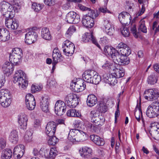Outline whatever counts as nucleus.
<instances>
[{
    "label": "nucleus",
    "instance_id": "4468645a",
    "mask_svg": "<svg viewBox=\"0 0 159 159\" xmlns=\"http://www.w3.org/2000/svg\"><path fill=\"white\" fill-rule=\"evenodd\" d=\"M28 118L27 115L24 113L20 114L18 116V122L20 129H25L27 128Z\"/></svg>",
    "mask_w": 159,
    "mask_h": 159
},
{
    "label": "nucleus",
    "instance_id": "37998d69",
    "mask_svg": "<svg viewBox=\"0 0 159 159\" xmlns=\"http://www.w3.org/2000/svg\"><path fill=\"white\" fill-rule=\"evenodd\" d=\"M11 101V98L0 99V104L3 107L6 108L10 105Z\"/></svg>",
    "mask_w": 159,
    "mask_h": 159
},
{
    "label": "nucleus",
    "instance_id": "6e6552de",
    "mask_svg": "<svg viewBox=\"0 0 159 159\" xmlns=\"http://www.w3.org/2000/svg\"><path fill=\"white\" fill-rule=\"evenodd\" d=\"M70 87L74 91L80 92L82 91L86 88L85 82L80 79L76 82H72L70 84Z\"/></svg>",
    "mask_w": 159,
    "mask_h": 159
},
{
    "label": "nucleus",
    "instance_id": "a19ab883",
    "mask_svg": "<svg viewBox=\"0 0 159 159\" xmlns=\"http://www.w3.org/2000/svg\"><path fill=\"white\" fill-rule=\"evenodd\" d=\"M11 98V94L9 90L5 89L0 90V99Z\"/></svg>",
    "mask_w": 159,
    "mask_h": 159
},
{
    "label": "nucleus",
    "instance_id": "423d86ee",
    "mask_svg": "<svg viewBox=\"0 0 159 159\" xmlns=\"http://www.w3.org/2000/svg\"><path fill=\"white\" fill-rule=\"evenodd\" d=\"M23 55L22 50L19 48H15L12 50V53L10 55L9 60L16 65L21 61Z\"/></svg>",
    "mask_w": 159,
    "mask_h": 159
},
{
    "label": "nucleus",
    "instance_id": "393cba45",
    "mask_svg": "<svg viewBox=\"0 0 159 159\" xmlns=\"http://www.w3.org/2000/svg\"><path fill=\"white\" fill-rule=\"evenodd\" d=\"M103 26L105 29V31L108 35L111 36L113 35V30L112 24L108 20H104Z\"/></svg>",
    "mask_w": 159,
    "mask_h": 159
},
{
    "label": "nucleus",
    "instance_id": "49530a36",
    "mask_svg": "<svg viewBox=\"0 0 159 159\" xmlns=\"http://www.w3.org/2000/svg\"><path fill=\"white\" fill-rule=\"evenodd\" d=\"M66 114L68 116L74 117H78L80 115L79 113L74 109L69 110L67 111Z\"/></svg>",
    "mask_w": 159,
    "mask_h": 159
},
{
    "label": "nucleus",
    "instance_id": "39448f33",
    "mask_svg": "<svg viewBox=\"0 0 159 159\" xmlns=\"http://www.w3.org/2000/svg\"><path fill=\"white\" fill-rule=\"evenodd\" d=\"M90 117L92 122L97 126L102 125L105 121L104 117L98 111L93 110L90 112Z\"/></svg>",
    "mask_w": 159,
    "mask_h": 159
},
{
    "label": "nucleus",
    "instance_id": "a878e982",
    "mask_svg": "<svg viewBox=\"0 0 159 159\" xmlns=\"http://www.w3.org/2000/svg\"><path fill=\"white\" fill-rule=\"evenodd\" d=\"M96 72L93 70H88L85 71L83 74L82 77L86 82L91 83L92 77Z\"/></svg>",
    "mask_w": 159,
    "mask_h": 159
},
{
    "label": "nucleus",
    "instance_id": "412c9836",
    "mask_svg": "<svg viewBox=\"0 0 159 159\" xmlns=\"http://www.w3.org/2000/svg\"><path fill=\"white\" fill-rule=\"evenodd\" d=\"M118 18L120 23L123 25H127L130 21V16L129 13L126 12L120 14Z\"/></svg>",
    "mask_w": 159,
    "mask_h": 159
},
{
    "label": "nucleus",
    "instance_id": "8fccbe9b",
    "mask_svg": "<svg viewBox=\"0 0 159 159\" xmlns=\"http://www.w3.org/2000/svg\"><path fill=\"white\" fill-rule=\"evenodd\" d=\"M74 16V14H73V11H70L66 15V21L68 23L73 24V17Z\"/></svg>",
    "mask_w": 159,
    "mask_h": 159
},
{
    "label": "nucleus",
    "instance_id": "0eeeda50",
    "mask_svg": "<svg viewBox=\"0 0 159 159\" xmlns=\"http://www.w3.org/2000/svg\"><path fill=\"white\" fill-rule=\"evenodd\" d=\"M12 5L5 1L2 2L1 11L2 15L7 18L11 16V10H12Z\"/></svg>",
    "mask_w": 159,
    "mask_h": 159
},
{
    "label": "nucleus",
    "instance_id": "680f3d73",
    "mask_svg": "<svg viewBox=\"0 0 159 159\" xmlns=\"http://www.w3.org/2000/svg\"><path fill=\"white\" fill-rule=\"evenodd\" d=\"M78 6L79 8L82 11H87L88 12H89L90 11H94V10H92L89 8L85 7L80 4H78Z\"/></svg>",
    "mask_w": 159,
    "mask_h": 159
},
{
    "label": "nucleus",
    "instance_id": "72a5a7b5",
    "mask_svg": "<svg viewBox=\"0 0 159 159\" xmlns=\"http://www.w3.org/2000/svg\"><path fill=\"white\" fill-rule=\"evenodd\" d=\"M117 53L119 56L128 57L131 53V50L128 47L118 49Z\"/></svg>",
    "mask_w": 159,
    "mask_h": 159
},
{
    "label": "nucleus",
    "instance_id": "aec40b11",
    "mask_svg": "<svg viewBox=\"0 0 159 159\" xmlns=\"http://www.w3.org/2000/svg\"><path fill=\"white\" fill-rule=\"evenodd\" d=\"M52 57L53 62L52 70L54 69V66L58 62L62 60L63 57L57 48H55L53 51Z\"/></svg>",
    "mask_w": 159,
    "mask_h": 159
},
{
    "label": "nucleus",
    "instance_id": "e433bc0d",
    "mask_svg": "<svg viewBox=\"0 0 159 159\" xmlns=\"http://www.w3.org/2000/svg\"><path fill=\"white\" fill-rule=\"evenodd\" d=\"M158 75L155 73H153L150 74L148 78V84H154L157 81Z\"/></svg>",
    "mask_w": 159,
    "mask_h": 159
},
{
    "label": "nucleus",
    "instance_id": "dca6fc26",
    "mask_svg": "<svg viewBox=\"0 0 159 159\" xmlns=\"http://www.w3.org/2000/svg\"><path fill=\"white\" fill-rule=\"evenodd\" d=\"M159 93L157 89H150L145 91L144 95L146 99L149 101H153Z\"/></svg>",
    "mask_w": 159,
    "mask_h": 159
},
{
    "label": "nucleus",
    "instance_id": "3c124183",
    "mask_svg": "<svg viewBox=\"0 0 159 159\" xmlns=\"http://www.w3.org/2000/svg\"><path fill=\"white\" fill-rule=\"evenodd\" d=\"M98 109L101 112H105L107 111L106 104L103 102H101L98 105Z\"/></svg>",
    "mask_w": 159,
    "mask_h": 159
},
{
    "label": "nucleus",
    "instance_id": "a18cd8bd",
    "mask_svg": "<svg viewBox=\"0 0 159 159\" xmlns=\"http://www.w3.org/2000/svg\"><path fill=\"white\" fill-rule=\"evenodd\" d=\"M76 29L74 25H72L70 27L65 34V36L67 38H70L73 33L75 32Z\"/></svg>",
    "mask_w": 159,
    "mask_h": 159
},
{
    "label": "nucleus",
    "instance_id": "bf43d9fd",
    "mask_svg": "<svg viewBox=\"0 0 159 159\" xmlns=\"http://www.w3.org/2000/svg\"><path fill=\"white\" fill-rule=\"evenodd\" d=\"M74 14V16L73 17V24H75L78 23L80 21L79 15L74 11H73V14Z\"/></svg>",
    "mask_w": 159,
    "mask_h": 159
},
{
    "label": "nucleus",
    "instance_id": "9b49d317",
    "mask_svg": "<svg viewBox=\"0 0 159 159\" xmlns=\"http://www.w3.org/2000/svg\"><path fill=\"white\" fill-rule=\"evenodd\" d=\"M25 104L27 108L29 110H33L36 103L33 96L30 93L27 94L25 96Z\"/></svg>",
    "mask_w": 159,
    "mask_h": 159
},
{
    "label": "nucleus",
    "instance_id": "ea45409f",
    "mask_svg": "<svg viewBox=\"0 0 159 159\" xmlns=\"http://www.w3.org/2000/svg\"><path fill=\"white\" fill-rule=\"evenodd\" d=\"M9 139L10 141L13 143H16L18 141L17 132L16 130H13L11 132Z\"/></svg>",
    "mask_w": 159,
    "mask_h": 159
},
{
    "label": "nucleus",
    "instance_id": "ddd939ff",
    "mask_svg": "<svg viewBox=\"0 0 159 159\" xmlns=\"http://www.w3.org/2000/svg\"><path fill=\"white\" fill-rule=\"evenodd\" d=\"M56 124L53 121L48 123L45 128L46 134L49 137L54 135L56 129Z\"/></svg>",
    "mask_w": 159,
    "mask_h": 159
},
{
    "label": "nucleus",
    "instance_id": "052dcab7",
    "mask_svg": "<svg viewBox=\"0 0 159 159\" xmlns=\"http://www.w3.org/2000/svg\"><path fill=\"white\" fill-rule=\"evenodd\" d=\"M42 89L41 87L35 85L33 84L31 88V91L32 93H35L36 92Z\"/></svg>",
    "mask_w": 159,
    "mask_h": 159
},
{
    "label": "nucleus",
    "instance_id": "a211bd4d",
    "mask_svg": "<svg viewBox=\"0 0 159 159\" xmlns=\"http://www.w3.org/2000/svg\"><path fill=\"white\" fill-rule=\"evenodd\" d=\"M104 52L106 55L111 56L113 61L115 60L116 62V56L118 54L115 49L111 46H105L104 48Z\"/></svg>",
    "mask_w": 159,
    "mask_h": 159
},
{
    "label": "nucleus",
    "instance_id": "f8f14e48",
    "mask_svg": "<svg viewBox=\"0 0 159 159\" xmlns=\"http://www.w3.org/2000/svg\"><path fill=\"white\" fill-rule=\"evenodd\" d=\"M149 133L155 139L159 140V124L154 122L151 124Z\"/></svg>",
    "mask_w": 159,
    "mask_h": 159
},
{
    "label": "nucleus",
    "instance_id": "2eb2a0df",
    "mask_svg": "<svg viewBox=\"0 0 159 159\" xmlns=\"http://www.w3.org/2000/svg\"><path fill=\"white\" fill-rule=\"evenodd\" d=\"M159 93L157 89H150L145 91L144 95L146 99L149 101H153Z\"/></svg>",
    "mask_w": 159,
    "mask_h": 159
},
{
    "label": "nucleus",
    "instance_id": "5fc2aeb1",
    "mask_svg": "<svg viewBox=\"0 0 159 159\" xmlns=\"http://www.w3.org/2000/svg\"><path fill=\"white\" fill-rule=\"evenodd\" d=\"M117 83V80L116 78L114 75H113V74H111L110 77L109 79V81L108 83L110 84L111 85H114Z\"/></svg>",
    "mask_w": 159,
    "mask_h": 159
},
{
    "label": "nucleus",
    "instance_id": "f03ea898",
    "mask_svg": "<svg viewBox=\"0 0 159 159\" xmlns=\"http://www.w3.org/2000/svg\"><path fill=\"white\" fill-rule=\"evenodd\" d=\"M68 139L73 142L84 141L86 139V134L78 129H71L70 131Z\"/></svg>",
    "mask_w": 159,
    "mask_h": 159
},
{
    "label": "nucleus",
    "instance_id": "9d476101",
    "mask_svg": "<svg viewBox=\"0 0 159 159\" xmlns=\"http://www.w3.org/2000/svg\"><path fill=\"white\" fill-rule=\"evenodd\" d=\"M63 101L58 100L56 102L55 107V112L59 116L62 115L66 111V107Z\"/></svg>",
    "mask_w": 159,
    "mask_h": 159
},
{
    "label": "nucleus",
    "instance_id": "6ab92c4d",
    "mask_svg": "<svg viewBox=\"0 0 159 159\" xmlns=\"http://www.w3.org/2000/svg\"><path fill=\"white\" fill-rule=\"evenodd\" d=\"M37 34L34 31H30L25 34V43L28 44H31L36 40Z\"/></svg>",
    "mask_w": 159,
    "mask_h": 159
},
{
    "label": "nucleus",
    "instance_id": "2f4dec72",
    "mask_svg": "<svg viewBox=\"0 0 159 159\" xmlns=\"http://www.w3.org/2000/svg\"><path fill=\"white\" fill-rule=\"evenodd\" d=\"M49 104L48 99L45 98H43L40 102V107L43 111L47 112L48 111Z\"/></svg>",
    "mask_w": 159,
    "mask_h": 159
},
{
    "label": "nucleus",
    "instance_id": "09e8293b",
    "mask_svg": "<svg viewBox=\"0 0 159 159\" xmlns=\"http://www.w3.org/2000/svg\"><path fill=\"white\" fill-rule=\"evenodd\" d=\"M43 7V5L40 3H34L32 5V8L36 12H38Z\"/></svg>",
    "mask_w": 159,
    "mask_h": 159
},
{
    "label": "nucleus",
    "instance_id": "c9c22d12",
    "mask_svg": "<svg viewBox=\"0 0 159 159\" xmlns=\"http://www.w3.org/2000/svg\"><path fill=\"white\" fill-rule=\"evenodd\" d=\"M114 72L113 73V75L116 78H119L124 76L125 75L124 70L122 67L119 68H116L114 69Z\"/></svg>",
    "mask_w": 159,
    "mask_h": 159
},
{
    "label": "nucleus",
    "instance_id": "338daca9",
    "mask_svg": "<svg viewBox=\"0 0 159 159\" xmlns=\"http://www.w3.org/2000/svg\"><path fill=\"white\" fill-rule=\"evenodd\" d=\"M71 44H73L72 42H70L69 40H66L63 43V44L62 46V48H64L65 47H68L70 45H71Z\"/></svg>",
    "mask_w": 159,
    "mask_h": 159
},
{
    "label": "nucleus",
    "instance_id": "20e7f679",
    "mask_svg": "<svg viewBox=\"0 0 159 159\" xmlns=\"http://www.w3.org/2000/svg\"><path fill=\"white\" fill-rule=\"evenodd\" d=\"M146 114L150 118L157 116L159 115V102H154L150 105L147 108Z\"/></svg>",
    "mask_w": 159,
    "mask_h": 159
},
{
    "label": "nucleus",
    "instance_id": "4c0bfd02",
    "mask_svg": "<svg viewBox=\"0 0 159 159\" xmlns=\"http://www.w3.org/2000/svg\"><path fill=\"white\" fill-rule=\"evenodd\" d=\"M12 156V152L10 149H5L2 152L1 156L2 159H10Z\"/></svg>",
    "mask_w": 159,
    "mask_h": 159
},
{
    "label": "nucleus",
    "instance_id": "b1692460",
    "mask_svg": "<svg viewBox=\"0 0 159 159\" xmlns=\"http://www.w3.org/2000/svg\"><path fill=\"white\" fill-rule=\"evenodd\" d=\"M13 63L8 61L5 62L2 67L4 74H8L9 75L12 72L14 69Z\"/></svg>",
    "mask_w": 159,
    "mask_h": 159
},
{
    "label": "nucleus",
    "instance_id": "79ce46f5",
    "mask_svg": "<svg viewBox=\"0 0 159 159\" xmlns=\"http://www.w3.org/2000/svg\"><path fill=\"white\" fill-rule=\"evenodd\" d=\"M138 0L140 4H142L141 11L137 14V16H139L144 12L145 11V7L148 6V1L145 0Z\"/></svg>",
    "mask_w": 159,
    "mask_h": 159
},
{
    "label": "nucleus",
    "instance_id": "7ed1b4c3",
    "mask_svg": "<svg viewBox=\"0 0 159 159\" xmlns=\"http://www.w3.org/2000/svg\"><path fill=\"white\" fill-rule=\"evenodd\" d=\"M90 11L88 14L83 16L82 19L83 24L87 27L91 28L94 25L93 19L99 15V13L96 11Z\"/></svg>",
    "mask_w": 159,
    "mask_h": 159
},
{
    "label": "nucleus",
    "instance_id": "bb28decb",
    "mask_svg": "<svg viewBox=\"0 0 159 159\" xmlns=\"http://www.w3.org/2000/svg\"><path fill=\"white\" fill-rule=\"evenodd\" d=\"M5 25L8 28L11 29L13 30L17 29L19 26L16 21L15 20H14L11 18L6 20Z\"/></svg>",
    "mask_w": 159,
    "mask_h": 159
},
{
    "label": "nucleus",
    "instance_id": "f704fd0d",
    "mask_svg": "<svg viewBox=\"0 0 159 159\" xmlns=\"http://www.w3.org/2000/svg\"><path fill=\"white\" fill-rule=\"evenodd\" d=\"M75 48L74 44H71L70 46L62 48V50L64 54L66 55H71L74 52Z\"/></svg>",
    "mask_w": 159,
    "mask_h": 159
},
{
    "label": "nucleus",
    "instance_id": "774afa93",
    "mask_svg": "<svg viewBox=\"0 0 159 159\" xmlns=\"http://www.w3.org/2000/svg\"><path fill=\"white\" fill-rule=\"evenodd\" d=\"M56 82L53 80H48L47 82V85L50 88L53 87L55 85Z\"/></svg>",
    "mask_w": 159,
    "mask_h": 159
},
{
    "label": "nucleus",
    "instance_id": "5701e85b",
    "mask_svg": "<svg viewBox=\"0 0 159 159\" xmlns=\"http://www.w3.org/2000/svg\"><path fill=\"white\" fill-rule=\"evenodd\" d=\"M116 62L115 60L113 61L114 63L116 64H118L121 65H128L129 62V57L126 56H119L117 55L116 56Z\"/></svg>",
    "mask_w": 159,
    "mask_h": 159
},
{
    "label": "nucleus",
    "instance_id": "69168bd1",
    "mask_svg": "<svg viewBox=\"0 0 159 159\" xmlns=\"http://www.w3.org/2000/svg\"><path fill=\"white\" fill-rule=\"evenodd\" d=\"M6 145V140L3 138L0 139V148L3 149L5 147Z\"/></svg>",
    "mask_w": 159,
    "mask_h": 159
},
{
    "label": "nucleus",
    "instance_id": "1a4fd4ad",
    "mask_svg": "<svg viewBox=\"0 0 159 159\" xmlns=\"http://www.w3.org/2000/svg\"><path fill=\"white\" fill-rule=\"evenodd\" d=\"M65 101V103L70 107H75L78 104L76 96L71 93L66 96Z\"/></svg>",
    "mask_w": 159,
    "mask_h": 159
},
{
    "label": "nucleus",
    "instance_id": "6e6d98bb",
    "mask_svg": "<svg viewBox=\"0 0 159 159\" xmlns=\"http://www.w3.org/2000/svg\"><path fill=\"white\" fill-rule=\"evenodd\" d=\"M20 7L18 3H15L12 5V10H11V15H14L16 12H18Z\"/></svg>",
    "mask_w": 159,
    "mask_h": 159
},
{
    "label": "nucleus",
    "instance_id": "7c9ffc66",
    "mask_svg": "<svg viewBox=\"0 0 159 159\" xmlns=\"http://www.w3.org/2000/svg\"><path fill=\"white\" fill-rule=\"evenodd\" d=\"M41 36L44 39L50 40L51 39L52 36L48 29L47 28H43L42 29Z\"/></svg>",
    "mask_w": 159,
    "mask_h": 159
},
{
    "label": "nucleus",
    "instance_id": "cd10ccee",
    "mask_svg": "<svg viewBox=\"0 0 159 159\" xmlns=\"http://www.w3.org/2000/svg\"><path fill=\"white\" fill-rule=\"evenodd\" d=\"M10 37L9 31L6 29L0 28V41H6L9 39Z\"/></svg>",
    "mask_w": 159,
    "mask_h": 159
},
{
    "label": "nucleus",
    "instance_id": "603ef678",
    "mask_svg": "<svg viewBox=\"0 0 159 159\" xmlns=\"http://www.w3.org/2000/svg\"><path fill=\"white\" fill-rule=\"evenodd\" d=\"M49 137L50 138L48 140V144L53 146L55 145L58 142V139L56 136L54 135Z\"/></svg>",
    "mask_w": 159,
    "mask_h": 159
},
{
    "label": "nucleus",
    "instance_id": "f3484780",
    "mask_svg": "<svg viewBox=\"0 0 159 159\" xmlns=\"http://www.w3.org/2000/svg\"><path fill=\"white\" fill-rule=\"evenodd\" d=\"M82 41L85 43L92 42L93 43L100 48V45L97 43L95 38L93 35V32L85 33L83 35Z\"/></svg>",
    "mask_w": 159,
    "mask_h": 159
},
{
    "label": "nucleus",
    "instance_id": "4d7b16f0",
    "mask_svg": "<svg viewBox=\"0 0 159 159\" xmlns=\"http://www.w3.org/2000/svg\"><path fill=\"white\" fill-rule=\"evenodd\" d=\"M25 139L27 142L31 141L32 139V134L30 131H27L24 136Z\"/></svg>",
    "mask_w": 159,
    "mask_h": 159
},
{
    "label": "nucleus",
    "instance_id": "864d4df0",
    "mask_svg": "<svg viewBox=\"0 0 159 159\" xmlns=\"http://www.w3.org/2000/svg\"><path fill=\"white\" fill-rule=\"evenodd\" d=\"M57 155V152L55 148H52L49 152V159H54Z\"/></svg>",
    "mask_w": 159,
    "mask_h": 159
},
{
    "label": "nucleus",
    "instance_id": "f257e3e1",
    "mask_svg": "<svg viewBox=\"0 0 159 159\" xmlns=\"http://www.w3.org/2000/svg\"><path fill=\"white\" fill-rule=\"evenodd\" d=\"M13 82L17 84L20 88L25 89L28 84L26 75L23 71L19 70L16 71L13 77Z\"/></svg>",
    "mask_w": 159,
    "mask_h": 159
},
{
    "label": "nucleus",
    "instance_id": "e2e57ef3",
    "mask_svg": "<svg viewBox=\"0 0 159 159\" xmlns=\"http://www.w3.org/2000/svg\"><path fill=\"white\" fill-rule=\"evenodd\" d=\"M130 30L131 32L134 34V36L135 37H137V29L136 28V25L135 24H132L131 25Z\"/></svg>",
    "mask_w": 159,
    "mask_h": 159
},
{
    "label": "nucleus",
    "instance_id": "13d9d810",
    "mask_svg": "<svg viewBox=\"0 0 159 159\" xmlns=\"http://www.w3.org/2000/svg\"><path fill=\"white\" fill-rule=\"evenodd\" d=\"M121 33L125 37H128L129 36L130 33L129 30L126 27H124L121 30Z\"/></svg>",
    "mask_w": 159,
    "mask_h": 159
},
{
    "label": "nucleus",
    "instance_id": "c85d7f7f",
    "mask_svg": "<svg viewBox=\"0 0 159 159\" xmlns=\"http://www.w3.org/2000/svg\"><path fill=\"white\" fill-rule=\"evenodd\" d=\"M90 139L97 145L101 146L103 145L105 142L103 139L96 135H91L90 136Z\"/></svg>",
    "mask_w": 159,
    "mask_h": 159
},
{
    "label": "nucleus",
    "instance_id": "473e14b6",
    "mask_svg": "<svg viewBox=\"0 0 159 159\" xmlns=\"http://www.w3.org/2000/svg\"><path fill=\"white\" fill-rule=\"evenodd\" d=\"M97 97L93 94H90L88 96L87 100V103L89 107H93L97 102Z\"/></svg>",
    "mask_w": 159,
    "mask_h": 159
},
{
    "label": "nucleus",
    "instance_id": "0e129e2a",
    "mask_svg": "<svg viewBox=\"0 0 159 159\" xmlns=\"http://www.w3.org/2000/svg\"><path fill=\"white\" fill-rule=\"evenodd\" d=\"M98 10H96V11H95V12L96 13H97L96 11H98V12L99 13V14H100V12H101L103 13H105L106 12H108V13H110V11L108 10L107 7H100L98 9Z\"/></svg>",
    "mask_w": 159,
    "mask_h": 159
},
{
    "label": "nucleus",
    "instance_id": "c756f323",
    "mask_svg": "<svg viewBox=\"0 0 159 159\" xmlns=\"http://www.w3.org/2000/svg\"><path fill=\"white\" fill-rule=\"evenodd\" d=\"M134 115L138 121H140V117L141 116L143 124H144V122L142 117V112L140 108V101L139 102V103H138L136 105L135 109Z\"/></svg>",
    "mask_w": 159,
    "mask_h": 159
},
{
    "label": "nucleus",
    "instance_id": "de8ad7c7",
    "mask_svg": "<svg viewBox=\"0 0 159 159\" xmlns=\"http://www.w3.org/2000/svg\"><path fill=\"white\" fill-rule=\"evenodd\" d=\"M101 81L100 76L96 72L94 74L92 77L91 83L95 84H98Z\"/></svg>",
    "mask_w": 159,
    "mask_h": 159
},
{
    "label": "nucleus",
    "instance_id": "58836bf2",
    "mask_svg": "<svg viewBox=\"0 0 159 159\" xmlns=\"http://www.w3.org/2000/svg\"><path fill=\"white\" fill-rule=\"evenodd\" d=\"M92 151L91 149L87 147L82 148V149L79 150L80 155L83 157H85L86 156L91 154Z\"/></svg>",
    "mask_w": 159,
    "mask_h": 159
},
{
    "label": "nucleus",
    "instance_id": "4be33fe9",
    "mask_svg": "<svg viewBox=\"0 0 159 159\" xmlns=\"http://www.w3.org/2000/svg\"><path fill=\"white\" fill-rule=\"evenodd\" d=\"M24 146L22 144H19L16 147L14 148L13 150V154L16 156L17 159L20 158L23 156L24 154Z\"/></svg>",
    "mask_w": 159,
    "mask_h": 159
},
{
    "label": "nucleus",
    "instance_id": "c03bdc74",
    "mask_svg": "<svg viewBox=\"0 0 159 159\" xmlns=\"http://www.w3.org/2000/svg\"><path fill=\"white\" fill-rule=\"evenodd\" d=\"M138 30L143 33H147V28L145 25V21L142 19L139 22Z\"/></svg>",
    "mask_w": 159,
    "mask_h": 159
}]
</instances>
